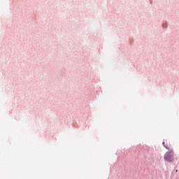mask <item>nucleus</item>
<instances>
[{"instance_id":"nucleus-3","label":"nucleus","mask_w":179,"mask_h":179,"mask_svg":"<svg viewBox=\"0 0 179 179\" xmlns=\"http://www.w3.org/2000/svg\"><path fill=\"white\" fill-rule=\"evenodd\" d=\"M178 171V170H176V173Z\"/></svg>"},{"instance_id":"nucleus-2","label":"nucleus","mask_w":179,"mask_h":179,"mask_svg":"<svg viewBox=\"0 0 179 179\" xmlns=\"http://www.w3.org/2000/svg\"><path fill=\"white\" fill-rule=\"evenodd\" d=\"M164 146L166 148V149L170 150V145H166V142L164 141L163 143Z\"/></svg>"},{"instance_id":"nucleus-1","label":"nucleus","mask_w":179,"mask_h":179,"mask_svg":"<svg viewBox=\"0 0 179 179\" xmlns=\"http://www.w3.org/2000/svg\"><path fill=\"white\" fill-rule=\"evenodd\" d=\"M164 159L166 162H169V163L173 162L174 160V151L171 150L166 152L164 155Z\"/></svg>"}]
</instances>
